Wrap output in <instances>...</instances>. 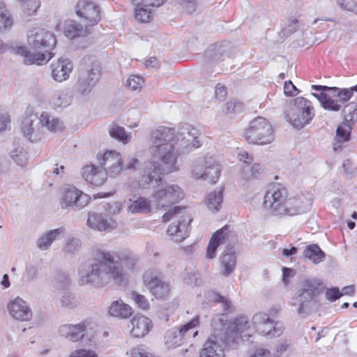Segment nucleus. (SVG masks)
Wrapping results in <instances>:
<instances>
[{
	"label": "nucleus",
	"instance_id": "1",
	"mask_svg": "<svg viewBox=\"0 0 357 357\" xmlns=\"http://www.w3.org/2000/svg\"><path fill=\"white\" fill-rule=\"evenodd\" d=\"M137 261V257L130 251L97 250L87 268L80 271L79 284L101 287L113 280L121 284L123 277L135 270Z\"/></svg>",
	"mask_w": 357,
	"mask_h": 357
},
{
	"label": "nucleus",
	"instance_id": "2",
	"mask_svg": "<svg viewBox=\"0 0 357 357\" xmlns=\"http://www.w3.org/2000/svg\"><path fill=\"white\" fill-rule=\"evenodd\" d=\"M310 195H300L287 198V190L281 185H273L264 197L263 208L275 217L282 218L308 212L312 205Z\"/></svg>",
	"mask_w": 357,
	"mask_h": 357
},
{
	"label": "nucleus",
	"instance_id": "3",
	"mask_svg": "<svg viewBox=\"0 0 357 357\" xmlns=\"http://www.w3.org/2000/svg\"><path fill=\"white\" fill-rule=\"evenodd\" d=\"M27 40L30 48L36 52H31L23 46L17 49V53L24 57L25 64L42 65L52 58L51 50L56 45V40L52 32L38 27L34 28L29 32Z\"/></svg>",
	"mask_w": 357,
	"mask_h": 357
},
{
	"label": "nucleus",
	"instance_id": "4",
	"mask_svg": "<svg viewBox=\"0 0 357 357\" xmlns=\"http://www.w3.org/2000/svg\"><path fill=\"white\" fill-rule=\"evenodd\" d=\"M175 139L174 129L167 127H160L151 135L149 151L152 158L160 161L169 171L178 170Z\"/></svg>",
	"mask_w": 357,
	"mask_h": 357
},
{
	"label": "nucleus",
	"instance_id": "5",
	"mask_svg": "<svg viewBox=\"0 0 357 357\" xmlns=\"http://www.w3.org/2000/svg\"><path fill=\"white\" fill-rule=\"evenodd\" d=\"M321 284L314 278H306L299 283L290 305L301 317H307L317 307L319 296L322 292Z\"/></svg>",
	"mask_w": 357,
	"mask_h": 357
},
{
	"label": "nucleus",
	"instance_id": "6",
	"mask_svg": "<svg viewBox=\"0 0 357 357\" xmlns=\"http://www.w3.org/2000/svg\"><path fill=\"white\" fill-rule=\"evenodd\" d=\"M311 88L320 92L319 93H312V96L317 98L321 107L326 110L339 112L342 109V105L349 100V98H345L342 95L346 88L317 84L312 85Z\"/></svg>",
	"mask_w": 357,
	"mask_h": 357
},
{
	"label": "nucleus",
	"instance_id": "7",
	"mask_svg": "<svg viewBox=\"0 0 357 357\" xmlns=\"http://www.w3.org/2000/svg\"><path fill=\"white\" fill-rule=\"evenodd\" d=\"M243 135L248 142L259 145L270 144L275 139L272 125L261 116H257L250 122Z\"/></svg>",
	"mask_w": 357,
	"mask_h": 357
},
{
	"label": "nucleus",
	"instance_id": "8",
	"mask_svg": "<svg viewBox=\"0 0 357 357\" xmlns=\"http://www.w3.org/2000/svg\"><path fill=\"white\" fill-rule=\"evenodd\" d=\"M314 116L311 102L303 97H297L293 100L285 116L287 121L298 129L310 123Z\"/></svg>",
	"mask_w": 357,
	"mask_h": 357
},
{
	"label": "nucleus",
	"instance_id": "9",
	"mask_svg": "<svg viewBox=\"0 0 357 357\" xmlns=\"http://www.w3.org/2000/svg\"><path fill=\"white\" fill-rule=\"evenodd\" d=\"M181 214V218L176 222H172L167 230L169 236H175V241L181 242L186 238L190 232V223L192 219L186 215V208L180 206H174L162 215V221L168 222L174 216Z\"/></svg>",
	"mask_w": 357,
	"mask_h": 357
},
{
	"label": "nucleus",
	"instance_id": "10",
	"mask_svg": "<svg viewBox=\"0 0 357 357\" xmlns=\"http://www.w3.org/2000/svg\"><path fill=\"white\" fill-rule=\"evenodd\" d=\"M169 171L165 165L157 160H149L144 162L140 172L139 185L142 188H153L159 187L162 184V176L167 173L173 172Z\"/></svg>",
	"mask_w": 357,
	"mask_h": 357
},
{
	"label": "nucleus",
	"instance_id": "11",
	"mask_svg": "<svg viewBox=\"0 0 357 357\" xmlns=\"http://www.w3.org/2000/svg\"><path fill=\"white\" fill-rule=\"evenodd\" d=\"M248 318L245 316L237 317L234 322L227 324V318L225 315L214 318L211 322V326L215 332H220L224 336V341L229 340V338L235 339L238 333H242L248 327Z\"/></svg>",
	"mask_w": 357,
	"mask_h": 357
},
{
	"label": "nucleus",
	"instance_id": "12",
	"mask_svg": "<svg viewBox=\"0 0 357 357\" xmlns=\"http://www.w3.org/2000/svg\"><path fill=\"white\" fill-rule=\"evenodd\" d=\"M151 195L153 204L156 207L170 206L184 197L183 190L176 184L161 185Z\"/></svg>",
	"mask_w": 357,
	"mask_h": 357
},
{
	"label": "nucleus",
	"instance_id": "13",
	"mask_svg": "<svg viewBox=\"0 0 357 357\" xmlns=\"http://www.w3.org/2000/svg\"><path fill=\"white\" fill-rule=\"evenodd\" d=\"M90 197L74 186L66 185L61 192L60 204L62 208L80 210L86 206Z\"/></svg>",
	"mask_w": 357,
	"mask_h": 357
},
{
	"label": "nucleus",
	"instance_id": "14",
	"mask_svg": "<svg viewBox=\"0 0 357 357\" xmlns=\"http://www.w3.org/2000/svg\"><path fill=\"white\" fill-rule=\"evenodd\" d=\"M144 283L155 298H165L170 291L169 284L163 280L160 272L148 271L144 275Z\"/></svg>",
	"mask_w": 357,
	"mask_h": 357
},
{
	"label": "nucleus",
	"instance_id": "15",
	"mask_svg": "<svg viewBox=\"0 0 357 357\" xmlns=\"http://www.w3.org/2000/svg\"><path fill=\"white\" fill-rule=\"evenodd\" d=\"M256 331L269 338L279 337L282 333V328L278 322H274L268 314L264 312L255 314L252 317Z\"/></svg>",
	"mask_w": 357,
	"mask_h": 357
},
{
	"label": "nucleus",
	"instance_id": "16",
	"mask_svg": "<svg viewBox=\"0 0 357 357\" xmlns=\"http://www.w3.org/2000/svg\"><path fill=\"white\" fill-rule=\"evenodd\" d=\"M91 319H85L77 324H63L59 327V334L72 342L83 339L89 330L93 329Z\"/></svg>",
	"mask_w": 357,
	"mask_h": 357
},
{
	"label": "nucleus",
	"instance_id": "17",
	"mask_svg": "<svg viewBox=\"0 0 357 357\" xmlns=\"http://www.w3.org/2000/svg\"><path fill=\"white\" fill-rule=\"evenodd\" d=\"M77 14L86 19L89 25H94L100 20V8L94 3L87 0H79L76 6Z\"/></svg>",
	"mask_w": 357,
	"mask_h": 357
},
{
	"label": "nucleus",
	"instance_id": "18",
	"mask_svg": "<svg viewBox=\"0 0 357 357\" xmlns=\"http://www.w3.org/2000/svg\"><path fill=\"white\" fill-rule=\"evenodd\" d=\"M210 338L205 342L204 348L200 353V357H225V353L222 347L218 343V340H224L223 335L218 332H215Z\"/></svg>",
	"mask_w": 357,
	"mask_h": 357
},
{
	"label": "nucleus",
	"instance_id": "19",
	"mask_svg": "<svg viewBox=\"0 0 357 357\" xmlns=\"http://www.w3.org/2000/svg\"><path fill=\"white\" fill-rule=\"evenodd\" d=\"M10 314L20 321H29L32 318V311L27 303L20 298H16L8 305Z\"/></svg>",
	"mask_w": 357,
	"mask_h": 357
},
{
	"label": "nucleus",
	"instance_id": "20",
	"mask_svg": "<svg viewBox=\"0 0 357 357\" xmlns=\"http://www.w3.org/2000/svg\"><path fill=\"white\" fill-rule=\"evenodd\" d=\"M87 225L89 227L98 230L106 231L114 229L117 224L110 217L102 213H89Z\"/></svg>",
	"mask_w": 357,
	"mask_h": 357
},
{
	"label": "nucleus",
	"instance_id": "21",
	"mask_svg": "<svg viewBox=\"0 0 357 357\" xmlns=\"http://www.w3.org/2000/svg\"><path fill=\"white\" fill-rule=\"evenodd\" d=\"M197 130L193 128L190 125L185 124L180 129L178 135L175 137L176 150L177 151L178 155L180 151H191V142H193V132Z\"/></svg>",
	"mask_w": 357,
	"mask_h": 357
},
{
	"label": "nucleus",
	"instance_id": "22",
	"mask_svg": "<svg viewBox=\"0 0 357 357\" xmlns=\"http://www.w3.org/2000/svg\"><path fill=\"white\" fill-rule=\"evenodd\" d=\"M229 236V226L225 225L216 231L212 236L207 247L206 257L213 259L216 255V250L221 243H223Z\"/></svg>",
	"mask_w": 357,
	"mask_h": 357
},
{
	"label": "nucleus",
	"instance_id": "23",
	"mask_svg": "<svg viewBox=\"0 0 357 357\" xmlns=\"http://www.w3.org/2000/svg\"><path fill=\"white\" fill-rule=\"evenodd\" d=\"M73 65L68 59L60 58L57 63L52 64V75L56 82H62L68 78Z\"/></svg>",
	"mask_w": 357,
	"mask_h": 357
},
{
	"label": "nucleus",
	"instance_id": "24",
	"mask_svg": "<svg viewBox=\"0 0 357 357\" xmlns=\"http://www.w3.org/2000/svg\"><path fill=\"white\" fill-rule=\"evenodd\" d=\"M151 326V321L143 316L135 315L130 321V333L135 337H142L147 334Z\"/></svg>",
	"mask_w": 357,
	"mask_h": 357
},
{
	"label": "nucleus",
	"instance_id": "25",
	"mask_svg": "<svg viewBox=\"0 0 357 357\" xmlns=\"http://www.w3.org/2000/svg\"><path fill=\"white\" fill-rule=\"evenodd\" d=\"M82 176L88 183L96 186L102 185L106 179L105 171H102L100 166L96 167L93 165L83 168Z\"/></svg>",
	"mask_w": 357,
	"mask_h": 357
},
{
	"label": "nucleus",
	"instance_id": "26",
	"mask_svg": "<svg viewBox=\"0 0 357 357\" xmlns=\"http://www.w3.org/2000/svg\"><path fill=\"white\" fill-rule=\"evenodd\" d=\"M64 229L59 227L41 234L36 241V245L40 250H47L52 243L63 234Z\"/></svg>",
	"mask_w": 357,
	"mask_h": 357
},
{
	"label": "nucleus",
	"instance_id": "27",
	"mask_svg": "<svg viewBox=\"0 0 357 357\" xmlns=\"http://www.w3.org/2000/svg\"><path fill=\"white\" fill-rule=\"evenodd\" d=\"M205 172L203 180L211 184L215 183L220 177L221 168L220 165L212 157H208L206 161Z\"/></svg>",
	"mask_w": 357,
	"mask_h": 357
},
{
	"label": "nucleus",
	"instance_id": "28",
	"mask_svg": "<svg viewBox=\"0 0 357 357\" xmlns=\"http://www.w3.org/2000/svg\"><path fill=\"white\" fill-rule=\"evenodd\" d=\"M37 120V115L31 114L25 116L21 123V130L24 136L31 142H34L38 139L37 130L33 126L34 122Z\"/></svg>",
	"mask_w": 357,
	"mask_h": 357
},
{
	"label": "nucleus",
	"instance_id": "29",
	"mask_svg": "<svg viewBox=\"0 0 357 357\" xmlns=\"http://www.w3.org/2000/svg\"><path fill=\"white\" fill-rule=\"evenodd\" d=\"M64 33L70 39L82 37L86 35V29L73 20H67L64 23Z\"/></svg>",
	"mask_w": 357,
	"mask_h": 357
},
{
	"label": "nucleus",
	"instance_id": "30",
	"mask_svg": "<svg viewBox=\"0 0 357 357\" xmlns=\"http://www.w3.org/2000/svg\"><path fill=\"white\" fill-rule=\"evenodd\" d=\"M109 313L114 317L126 319L132 315V309L121 300H117L112 303L109 308Z\"/></svg>",
	"mask_w": 357,
	"mask_h": 357
},
{
	"label": "nucleus",
	"instance_id": "31",
	"mask_svg": "<svg viewBox=\"0 0 357 357\" xmlns=\"http://www.w3.org/2000/svg\"><path fill=\"white\" fill-rule=\"evenodd\" d=\"M102 171H107L110 167L122 162L121 155L115 151H107L104 155H98Z\"/></svg>",
	"mask_w": 357,
	"mask_h": 357
},
{
	"label": "nucleus",
	"instance_id": "32",
	"mask_svg": "<svg viewBox=\"0 0 357 357\" xmlns=\"http://www.w3.org/2000/svg\"><path fill=\"white\" fill-rule=\"evenodd\" d=\"M224 187L209 193L206 197L205 202L209 210L217 212L220 210L223 199Z\"/></svg>",
	"mask_w": 357,
	"mask_h": 357
},
{
	"label": "nucleus",
	"instance_id": "33",
	"mask_svg": "<svg viewBox=\"0 0 357 357\" xmlns=\"http://www.w3.org/2000/svg\"><path fill=\"white\" fill-rule=\"evenodd\" d=\"M303 256L314 264H319L325 259L326 254L317 244H310L305 248Z\"/></svg>",
	"mask_w": 357,
	"mask_h": 357
},
{
	"label": "nucleus",
	"instance_id": "34",
	"mask_svg": "<svg viewBox=\"0 0 357 357\" xmlns=\"http://www.w3.org/2000/svg\"><path fill=\"white\" fill-rule=\"evenodd\" d=\"M153 203L151 197L148 199L143 197H138L136 200L133 201L128 206V211L132 213H143L149 212L151 210V204Z\"/></svg>",
	"mask_w": 357,
	"mask_h": 357
},
{
	"label": "nucleus",
	"instance_id": "35",
	"mask_svg": "<svg viewBox=\"0 0 357 357\" xmlns=\"http://www.w3.org/2000/svg\"><path fill=\"white\" fill-rule=\"evenodd\" d=\"M72 96L68 89L58 91L52 98V103L56 107L65 108L70 105Z\"/></svg>",
	"mask_w": 357,
	"mask_h": 357
},
{
	"label": "nucleus",
	"instance_id": "36",
	"mask_svg": "<svg viewBox=\"0 0 357 357\" xmlns=\"http://www.w3.org/2000/svg\"><path fill=\"white\" fill-rule=\"evenodd\" d=\"M236 259L234 252L225 253L221 259L222 275L226 277L229 276L234 271L236 267Z\"/></svg>",
	"mask_w": 357,
	"mask_h": 357
},
{
	"label": "nucleus",
	"instance_id": "37",
	"mask_svg": "<svg viewBox=\"0 0 357 357\" xmlns=\"http://www.w3.org/2000/svg\"><path fill=\"white\" fill-rule=\"evenodd\" d=\"M100 64L98 61L92 62L84 71L80 73L86 79L90 80L92 84H96L100 77Z\"/></svg>",
	"mask_w": 357,
	"mask_h": 357
},
{
	"label": "nucleus",
	"instance_id": "38",
	"mask_svg": "<svg viewBox=\"0 0 357 357\" xmlns=\"http://www.w3.org/2000/svg\"><path fill=\"white\" fill-rule=\"evenodd\" d=\"M342 113L344 114V121L349 123L352 126L357 121V103L355 102H351L344 106Z\"/></svg>",
	"mask_w": 357,
	"mask_h": 357
},
{
	"label": "nucleus",
	"instance_id": "39",
	"mask_svg": "<svg viewBox=\"0 0 357 357\" xmlns=\"http://www.w3.org/2000/svg\"><path fill=\"white\" fill-rule=\"evenodd\" d=\"M263 170L264 169L259 163L245 165L242 169V176L244 179L250 180L257 178L263 172Z\"/></svg>",
	"mask_w": 357,
	"mask_h": 357
},
{
	"label": "nucleus",
	"instance_id": "40",
	"mask_svg": "<svg viewBox=\"0 0 357 357\" xmlns=\"http://www.w3.org/2000/svg\"><path fill=\"white\" fill-rule=\"evenodd\" d=\"M10 157L20 166H24L28 160L27 151L16 144H14V149L10 151Z\"/></svg>",
	"mask_w": 357,
	"mask_h": 357
},
{
	"label": "nucleus",
	"instance_id": "41",
	"mask_svg": "<svg viewBox=\"0 0 357 357\" xmlns=\"http://www.w3.org/2000/svg\"><path fill=\"white\" fill-rule=\"evenodd\" d=\"M352 127L349 123L342 122L336 130V140L337 143L347 142L350 139Z\"/></svg>",
	"mask_w": 357,
	"mask_h": 357
},
{
	"label": "nucleus",
	"instance_id": "42",
	"mask_svg": "<svg viewBox=\"0 0 357 357\" xmlns=\"http://www.w3.org/2000/svg\"><path fill=\"white\" fill-rule=\"evenodd\" d=\"M39 123L42 126H45L49 130L56 132L59 126V121L56 118H51L49 113L43 112L40 118Z\"/></svg>",
	"mask_w": 357,
	"mask_h": 357
},
{
	"label": "nucleus",
	"instance_id": "43",
	"mask_svg": "<svg viewBox=\"0 0 357 357\" xmlns=\"http://www.w3.org/2000/svg\"><path fill=\"white\" fill-rule=\"evenodd\" d=\"M109 135L123 144L128 142L130 135L126 132L124 128L116 124H113L109 129Z\"/></svg>",
	"mask_w": 357,
	"mask_h": 357
},
{
	"label": "nucleus",
	"instance_id": "44",
	"mask_svg": "<svg viewBox=\"0 0 357 357\" xmlns=\"http://www.w3.org/2000/svg\"><path fill=\"white\" fill-rule=\"evenodd\" d=\"M135 17L139 22H149L151 17V10L142 4H135Z\"/></svg>",
	"mask_w": 357,
	"mask_h": 357
},
{
	"label": "nucleus",
	"instance_id": "45",
	"mask_svg": "<svg viewBox=\"0 0 357 357\" xmlns=\"http://www.w3.org/2000/svg\"><path fill=\"white\" fill-rule=\"evenodd\" d=\"M208 157H204L196 160L192 166V174L197 179H202L206 167V161Z\"/></svg>",
	"mask_w": 357,
	"mask_h": 357
},
{
	"label": "nucleus",
	"instance_id": "46",
	"mask_svg": "<svg viewBox=\"0 0 357 357\" xmlns=\"http://www.w3.org/2000/svg\"><path fill=\"white\" fill-rule=\"evenodd\" d=\"M40 6V0H24L21 3L23 13L26 15L35 14Z\"/></svg>",
	"mask_w": 357,
	"mask_h": 357
},
{
	"label": "nucleus",
	"instance_id": "47",
	"mask_svg": "<svg viewBox=\"0 0 357 357\" xmlns=\"http://www.w3.org/2000/svg\"><path fill=\"white\" fill-rule=\"evenodd\" d=\"M96 84H92V82L86 79V76L79 75L77 84V90L79 93L82 94L89 93L92 87H93Z\"/></svg>",
	"mask_w": 357,
	"mask_h": 357
},
{
	"label": "nucleus",
	"instance_id": "48",
	"mask_svg": "<svg viewBox=\"0 0 357 357\" xmlns=\"http://www.w3.org/2000/svg\"><path fill=\"white\" fill-rule=\"evenodd\" d=\"M6 10L3 3L0 0V31L10 28L13 25V20L5 13Z\"/></svg>",
	"mask_w": 357,
	"mask_h": 357
},
{
	"label": "nucleus",
	"instance_id": "49",
	"mask_svg": "<svg viewBox=\"0 0 357 357\" xmlns=\"http://www.w3.org/2000/svg\"><path fill=\"white\" fill-rule=\"evenodd\" d=\"M336 4L343 10L357 14V0H336Z\"/></svg>",
	"mask_w": 357,
	"mask_h": 357
},
{
	"label": "nucleus",
	"instance_id": "50",
	"mask_svg": "<svg viewBox=\"0 0 357 357\" xmlns=\"http://www.w3.org/2000/svg\"><path fill=\"white\" fill-rule=\"evenodd\" d=\"M61 303L62 306L66 307L69 309L75 308L78 301L76 297L70 292H65L61 298Z\"/></svg>",
	"mask_w": 357,
	"mask_h": 357
},
{
	"label": "nucleus",
	"instance_id": "51",
	"mask_svg": "<svg viewBox=\"0 0 357 357\" xmlns=\"http://www.w3.org/2000/svg\"><path fill=\"white\" fill-rule=\"evenodd\" d=\"M25 272L26 282H32L38 276L39 267L35 264H29L26 266Z\"/></svg>",
	"mask_w": 357,
	"mask_h": 357
},
{
	"label": "nucleus",
	"instance_id": "52",
	"mask_svg": "<svg viewBox=\"0 0 357 357\" xmlns=\"http://www.w3.org/2000/svg\"><path fill=\"white\" fill-rule=\"evenodd\" d=\"M80 246V242L77 238H70L63 246V251L65 253L72 254L77 251Z\"/></svg>",
	"mask_w": 357,
	"mask_h": 357
},
{
	"label": "nucleus",
	"instance_id": "53",
	"mask_svg": "<svg viewBox=\"0 0 357 357\" xmlns=\"http://www.w3.org/2000/svg\"><path fill=\"white\" fill-rule=\"evenodd\" d=\"M144 79L138 75H131L127 80V86L132 90H137L142 86Z\"/></svg>",
	"mask_w": 357,
	"mask_h": 357
},
{
	"label": "nucleus",
	"instance_id": "54",
	"mask_svg": "<svg viewBox=\"0 0 357 357\" xmlns=\"http://www.w3.org/2000/svg\"><path fill=\"white\" fill-rule=\"evenodd\" d=\"M199 324V317L196 316L192 320L181 326L178 329V333L181 337L185 335V334L190 330L197 326Z\"/></svg>",
	"mask_w": 357,
	"mask_h": 357
},
{
	"label": "nucleus",
	"instance_id": "55",
	"mask_svg": "<svg viewBox=\"0 0 357 357\" xmlns=\"http://www.w3.org/2000/svg\"><path fill=\"white\" fill-rule=\"evenodd\" d=\"M178 3L183 7L188 13L192 14L196 10L197 0H178Z\"/></svg>",
	"mask_w": 357,
	"mask_h": 357
},
{
	"label": "nucleus",
	"instance_id": "56",
	"mask_svg": "<svg viewBox=\"0 0 357 357\" xmlns=\"http://www.w3.org/2000/svg\"><path fill=\"white\" fill-rule=\"evenodd\" d=\"M68 357H98V355L94 351L79 349L72 351Z\"/></svg>",
	"mask_w": 357,
	"mask_h": 357
},
{
	"label": "nucleus",
	"instance_id": "57",
	"mask_svg": "<svg viewBox=\"0 0 357 357\" xmlns=\"http://www.w3.org/2000/svg\"><path fill=\"white\" fill-rule=\"evenodd\" d=\"M166 0H131L133 4H142L145 7H159Z\"/></svg>",
	"mask_w": 357,
	"mask_h": 357
},
{
	"label": "nucleus",
	"instance_id": "58",
	"mask_svg": "<svg viewBox=\"0 0 357 357\" xmlns=\"http://www.w3.org/2000/svg\"><path fill=\"white\" fill-rule=\"evenodd\" d=\"M132 298L139 308L146 310L149 307V301L144 296L133 292Z\"/></svg>",
	"mask_w": 357,
	"mask_h": 357
},
{
	"label": "nucleus",
	"instance_id": "59",
	"mask_svg": "<svg viewBox=\"0 0 357 357\" xmlns=\"http://www.w3.org/2000/svg\"><path fill=\"white\" fill-rule=\"evenodd\" d=\"M242 109V103L236 100L229 101L226 104L227 113H238L241 112Z\"/></svg>",
	"mask_w": 357,
	"mask_h": 357
},
{
	"label": "nucleus",
	"instance_id": "60",
	"mask_svg": "<svg viewBox=\"0 0 357 357\" xmlns=\"http://www.w3.org/2000/svg\"><path fill=\"white\" fill-rule=\"evenodd\" d=\"M299 93V90L291 81H286L284 84V93L287 96H294Z\"/></svg>",
	"mask_w": 357,
	"mask_h": 357
},
{
	"label": "nucleus",
	"instance_id": "61",
	"mask_svg": "<svg viewBox=\"0 0 357 357\" xmlns=\"http://www.w3.org/2000/svg\"><path fill=\"white\" fill-rule=\"evenodd\" d=\"M298 27V20L296 19H291L289 24L282 29V32L284 36H288L296 32Z\"/></svg>",
	"mask_w": 357,
	"mask_h": 357
},
{
	"label": "nucleus",
	"instance_id": "62",
	"mask_svg": "<svg viewBox=\"0 0 357 357\" xmlns=\"http://www.w3.org/2000/svg\"><path fill=\"white\" fill-rule=\"evenodd\" d=\"M342 296V294L340 291L337 287H332L328 289L326 291V298L331 301H335L339 299Z\"/></svg>",
	"mask_w": 357,
	"mask_h": 357
},
{
	"label": "nucleus",
	"instance_id": "63",
	"mask_svg": "<svg viewBox=\"0 0 357 357\" xmlns=\"http://www.w3.org/2000/svg\"><path fill=\"white\" fill-rule=\"evenodd\" d=\"M122 169H123L122 162L117 164V165H114V166L110 167L108 169H107L106 176L108 174L111 177H116L122 171Z\"/></svg>",
	"mask_w": 357,
	"mask_h": 357
},
{
	"label": "nucleus",
	"instance_id": "64",
	"mask_svg": "<svg viewBox=\"0 0 357 357\" xmlns=\"http://www.w3.org/2000/svg\"><path fill=\"white\" fill-rule=\"evenodd\" d=\"M238 157L239 160L243 161L245 164V165H250L253 161V157L247 151H241L238 153Z\"/></svg>",
	"mask_w": 357,
	"mask_h": 357
}]
</instances>
